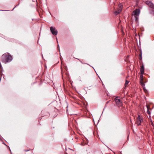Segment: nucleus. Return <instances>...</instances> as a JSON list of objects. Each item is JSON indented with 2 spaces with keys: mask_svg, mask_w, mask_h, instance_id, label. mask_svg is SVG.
Here are the masks:
<instances>
[{
  "mask_svg": "<svg viewBox=\"0 0 154 154\" xmlns=\"http://www.w3.org/2000/svg\"><path fill=\"white\" fill-rule=\"evenodd\" d=\"M12 60V57L8 53L5 54L2 56V62L5 63L11 62Z\"/></svg>",
  "mask_w": 154,
  "mask_h": 154,
  "instance_id": "1",
  "label": "nucleus"
},
{
  "mask_svg": "<svg viewBox=\"0 0 154 154\" xmlns=\"http://www.w3.org/2000/svg\"><path fill=\"white\" fill-rule=\"evenodd\" d=\"M143 121L142 117L140 115H138L137 118V121H136V123L138 126L141 125V123Z\"/></svg>",
  "mask_w": 154,
  "mask_h": 154,
  "instance_id": "2",
  "label": "nucleus"
},
{
  "mask_svg": "<svg viewBox=\"0 0 154 154\" xmlns=\"http://www.w3.org/2000/svg\"><path fill=\"white\" fill-rule=\"evenodd\" d=\"M50 29L52 34L54 35H56L57 34V31L55 27L51 26Z\"/></svg>",
  "mask_w": 154,
  "mask_h": 154,
  "instance_id": "3",
  "label": "nucleus"
},
{
  "mask_svg": "<svg viewBox=\"0 0 154 154\" xmlns=\"http://www.w3.org/2000/svg\"><path fill=\"white\" fill-rule=\"evenodd\" d=\"M118 97H116L115 98V101L117 105L119 106H120L122 105V103L121 102L120 99H118Z\"/></svg>",
  "mask_w": 154,
  "mask_h": 154,
  "instance_id": "4",
  "label": "nucleus"
},
{
  "mask_svg": "<svg viewBox=\"0 0 154 154\" xmlns=\"http://www.w3.org/2000/svg\"><path fill=\"white\" fill-rule=\"evenodd\" d=\"M140 13V10L138 9H137L133 11V13L134 16H139Z\"/></svg>",
  "mask_w": 154,
  "mask_h": 154,
  "instance_id": "5",
  "label": "nucleus"
},
{
  "mask_svg": "<svg viewBox=\"0 0 154 154\" xmlns=\"http://www.w3.org/2000/svg\"><path fill=\"white\" fill-rule=\"evenodd\" d=\"M144 66L142 64L140 66V73L141 75H143L144 72Z\"/></svg>",
  "mask_w": 154,
  "mask_h": 154,
  "instance_id": "6",
  "label": "nucleus"
},
{
  "mask_svg": "<svg viewBox=\"0 0 154 154\" xmlns=\"http://www.w3.org/2000/svg\"><path fill=\"white\" fill-rule=\"evenodd\" d=\"M122 11V10H121V9L118 8L117 11H115L114 13L116 15H117L119 14Z\"/></svg>",
  "mask_w": 154,
  "mask_h": 154,
  "instance_id": "7",
  "label": "nucleus"
},
{
  "mask_svg": "<svg viewBox=\"0 0 154 154\" xmlns=\"http://www.w3.org/2000/svg\"><path fill=\"white\" fill-rule=\"evenodd\" d=\"M148 6L149 8L154 10V5L152 2L150 3V5Z\"/></svg>",
  "mask_w": 154,
  "mask_h": 154,
  "instance_id": "8",
  "label": "nucleus"
},
{
  "mask_svg": "<svg viewBox=\"0 0 154 154\" xmlns=\"http://www.w3.org/2000/svg\"><path fill=\"white\" fill-rule=\"evenodd\" d=\"M122 5L121 4H119L118 5V8L119 9H121V10H122Z\"/></svg>",
  "mask_w": 154,
  "mask_h": 154,
  "instance_id": "9",
  "label": "nucleus"
},
{
  "mask_svg": "<svg viewBox=\"0 0 154 154\" xmlns=\"http://www.w3.org/2000/svg\"><path fill=\"white\" fill-rule=\"evenodd\" d=\"M140 83L141 86H142L143 88L144 87L145 85L144 83L143 82V81H140Z\"/></svg>",
  "mask_w": 154,
  "mask_h": 154,
  "instance_id": "10",
  "label": "nucleus"
},
{
  "mask_svg": "<svg viewBox=\"0 0 154 154\" xmlns=\"http://www.w3.org/2000/svg\"><path fill=\"white\" fill-rule=\"evenodd\" d=\"M150 13L152 15H154V11L153 10H151L150 11Z\"/></svg>",
  "mask_w": 154,
  "mask_h": 154,
  "instance_id": "11",
  "label": "nucleus"
},
{
  "mask_svg": "<svg viewBox=\"0 0 154 154\" xmlns=\"http://www.w3.org/2000/svg\"><path fill=\"white\" fill-rule=\"evenodd\" d=\"M143 75H140V81H143Z\"/></svg>",
  "mask_w": 154,
  "mask_h": 154,
  "instance_id": "12",
  "label": "nucleus"
},
{
  "mask_svg": "<svg viewBox=\"0 0 154 154\" xmlns=\"http://www.w3.org/2000/svg\"><path fill=\"white\" fill-rule=\"evenodd\" d=\"M151 2L149 1H147L146 2V3L149 6Z\"/></svg>",
  "mask_w": 154,
  "mask_h": 154,
  "instance_id": "13",
  "label": "nucleus"
},
{
  "mask_svg": "<svg viewBox=\"0 0 154 154\" xmlns=\"http://www.w3.org/2000/svg\"><path fill=\"white\" fill-rule=\"evenodd\" d=\"M129 82V81H128L127 80L126 81V82H125V87H126L127 86Z\"/></svg>",
  "mask_w": 154,
  "mask_h": 154,
  "instance_id": "14",
  "label": "nucleus"
},
{
  "mask_svg": "<svg viewBox=\"0 0 154 154\" xmlns=\"http://www.w3.org/2000/svg\"><path fill=\"white\" fill-rule=\"evenodd\" d=\"M147 114H149L150 113V112L149 111V110H148V107L147 106Z\"/></svg>",
  "mask_w": 154,
  "mask_h": 154,
  "instance_id": "15",
  "label": "nucleus"
},
{
  "mask_svg": "<svg viewBox=\"0 0 154 154\" xmlns=\"http://www.w3.org/2000/svg\"><path fill=\"white\" fill-rule=\"evenodd\" d=\"M143 90L145 92H146V91H147V90L145 88V87H143Z\"/></svg>",
  "mask_w": 154,
  "mask_h": 154,
  "instance_id": "16",
  "label": "nucleus"
},
{
  "mask_svg": "<svg viewBox=\"0 0 154 154\" xmlns=\"http://www.w3.org/2000/svg\"><path fill=\"white\" fill-rule=\"evenodd\" d=\"M151 125H152V126L153 127H154V125L153 123V122H152V121L151 120Z\"/></svg>",
  "mask_w": 154,
  "mask_h": 154,
  "instance_id": "17",
  "label": "nucleus"
},
{
  "mask_svg": "<svg viewBox=\"0 0 154 154\" xmlns=\"http://www.w3.org/2000/svg\"><path fill=\"white\" fill-rule=\"evenodd\" d=\"M134 16L136 20H137L138 19V16Z\"/></svg>",
  "mask_w": 154,
  "mask_h": 154,
  "instance_id": "18",
  "label": "nucleus"
},
{
  "mask_svg": "<svg viewBox=\"0 0 154 154\" xmlns=\"http://www.w3.org/2000/svg\"><path fill=\"white\" fill-rule=\"evenodd\" d=\"M76 59H77V60H79L80 61L81 63H82V62H81V61L79 60V59H78V58H76Z\"/></svg>",
  "mask_w": 154,
  "mask_h": 154,
  "instance_id": "19",
  "label": "nucleus"
},
{
  "mask_svg": "<svg viewBox=\"0 0 154 154\" xmlns=\"http://www.w3.org/2000/svg\"><path fill=\"white\" fill-rule=\"evenodd\" d=\"M58 47H59V45H58Z\"/></svg>",
  "mask_w": 154,
  "mask_h": 154,
  "instance_id": "20",
  "label": "nucleus"
}]
</instances>
